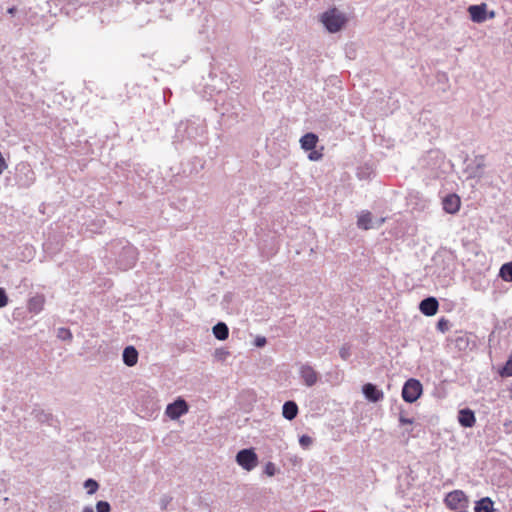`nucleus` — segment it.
Listing matches in <instances>:
<instances>
[{
  "mask_svg": "<svg viewBox=\"0 0 512 512\" xmlns=\"http://www.w3.org/2000/svg\"><path fill=\"white\" fill-rule=\"evenodd\" d=\"M434 263L433 274L438 278H442L443 282L447 283L452 279L454 271L453 258L449 255L437 254L432 259Z\"/></svg>",
  "mask_w": 512,
  "mask_h": 512,
  "instance_id": "obj_1",
  "label": "nucleus"
},
{
  "mask_svg": "<svg viewBox=\"0 0 512 512\" xmlns=\"http://www.w3.org/2000/svg\"><path fill=\"white\" fill-rule=\"evenodd\" d=\"M321 22L328 32L336 33L345 25L346 17L338 9L332 8L322 13Z\"/></svg>",
  "mask_w": 512,
  "mask_h": 512,
  "instance_id": "obj_2",
  "label": "nucleus"
},
{
  "mask_svg": "<svg viewBox=\"0 0 512 512\" xmlns=\"http://www.w3.org/2000/svg\"><path fill=\"white\" fill-rule=\"evenodd\" d=\"M445 163V155L438 149L429 150L421 159L422 168L430 171L433 175L442 169Z\"/></svg>",
  "mask_w": 512,
  "mask_h": 512,
  "instance_id": "obj_3",
  "label": "nucleus"
},
{
  "mask_svg": "<svg viewBox=\"0 0 512 512\" xmlns=\"http://www.w3.org/2000/svg\"><path fill=\"white\" fill-rule=\"evenodd\" d=\"M137 259V248L130 243L125 242V244L122 245V249L116 259V264L118 265L119 269L126 271L131 269L136 264Z\"/></svg>",
  "mask_w": 512,
  "mask_h": 512,
  "instance_id": "obj_4",
  "label": "nucleus"
},
{
  "mask_svg": "<svg viewBox=\"0 0 512 512\" xmlns=\"http://www.w3.org/2000/svg\"><path fill=\"white\" fill-rule=\"evenodd\" d=\"M444 503L446 506L456 512H465L468 507V498L462 490H454L449 492Z\"/></svg>",
  "mask_w": 512,
  "mask_h": 512,
  "instance_id": "obj_5",
  "label": "nucleus"
},
{
  "mask_svg": "<svg viewBox=\"0 0 512 512\" xmlns=\"http://www.w3.org/2000/svg\"><path fill=\"white\" fill-rule=\"evenodd\" d=\"M423 392V386L418 379H408L402 387V398L407 403H414L417 401Z\"/></svg>",
  "mask_w": 512,
  "mask_h": 512,
  "instance_id": "obj_6",
  "label": "nucleus"
},
{
  "mask_svg": "<svg viewBox=\"0 0 512 512\" xmlns=\"http://www.w3.org/2000/svg\"><path fill=\"white\" fill-rule=\"evenodd\" d=\"M236 462L246 471H251L258 464V456L252 448L242 449L236 454Z\"/></svg>",
  "mask_w": 512,
  "mask_h": 512,
  "instance_id": "obj_7",
  "label": "nucleus"
},
{
  "mask_svg": "<svg viewBox=\"0 0 512 512\" xmlns=\"http://www.w3.org/2000/svg\"><path fill=\"white\" fill-rule=\"evenodd\" d=\"M203 132V128L194 122H181L176 129V138L181 141L184 138L194 140L196 137Z\"/></svg>",
  "mask_w": 512,
  "mask_h": 512,
  "instance_id": "obj_8",
  "label": "nucleus"
},
{
  "mask_svg": "<svg viewBox=\"0 0 512 512\" xmlns=\"http://www.w3.org/2000/svg\"><path fill=\"white\" fill-rule=\"evenodd\" d=\"M188 409L189 407L187 402L182 398H178L167 405L165 413L170 419L176 420L186 414Z\"/></svg>",
  "mask_w": 512,
  "mask_h": 512,
  "instance_id": "obj_9",
  "label": "nucleus"
},
{
  "mask_svg": "<svg viewBox=\"0 0 512 512\" xmlns=\"http://www.w3.org/2000/svg\"><path fill=\"white\" fill-rule=\"evenodd\" d=\"M384 221L385 219L381 218L374 223L372 213L368 210H363L357 217V227L363 230L379 228L384 223Z\"/></svg>",
  "mask_w": 512,
  "mask_h": 512,
  "instance_id": "obj_10",
  "label": "nucleus"
},
{
  "mask_svg": "<svg viewBox=\"0 0 512 512\" xmlns=\"http://www.w3.org/2000/svg\"><path fill=\"white\" fill-rule=\"evenodd\" d=\"M17 183L22 187H29L35 181V175L32 169L27 165H22L17 169Z\"/></svg>",
  "mask_w": 512,
  "mask_h": 512,
  "instance_id": "obj_11",
  "label": "nucleus"
},
{
  "mask_svg": "<svg viewBox=\"0 0 512 512\" xmlns=\"http://www.w3.org/2000/svg\"><path fill=\"white\" fill-rule=\"evenodd\" d=\"M362 393L364 397L373 403H377L384 398L382 390L378 389L376 385L372 383H366L362 386Z\"/></svg>",
  "mask_w": 512,
  "mask_h": 512,
  "instance_id": "obj_12",
  "label": "nucleus"
},
{
  "mask_svg": "<svg viewBox=\"0 0 512 512\" xmlns=\"http://www.w3.org/2000/svg\"><path fill=\"white\" fill-rule=\"evenodd\" d=\"M299 374L306 386L311 387L318 381V374L309 364H303L300 367Z\"/></svg>",
  "mask_w": 512,
  "mask_h": 512,
  "instance_id": "obj_13",
  "label": "nucleus"
},
{
  "mask_svg": "<svg viewBox=\"0 0 512 512\" xmlns=\"http://www.w3.org/2000/svg\"><path fill=\"white\" fill-rule=\"evenodd\" d=\"M468 12L470 19L475 23H482L487 19V5L485 3L470 5Z\"/></svg>",
  "mask_w": 512,
  "mask_h": 512,
  "instance_id": "obj_14",
  "label": "nucleus"
},
{
  "mask_svg": "<svg viewBox=\"0 0 512 512\" xmlns=\"http://www.w3.org/2000/svg\"><path fill=\"white\" fill-rule=\"evenodd\" d=\"M439 303L435 297H427L419 304V309L425 316H433L437 313Z\"/></svg>",
  "mask_w": 512,
  "mask_h": 512,
  "instance_id": "obj_15",
  "label": "nucleus"
},
{
  "mask_svg": "<svg viewBox=\"0 0 512 512\" xmlns=\"http://www.w3.org/2000/svg\"><path fill=\"white\" fill-rule=\"evenodd\" d=\"M458 422L464 428H471L476 423V417L473 410L464 408L458 412Z\"/></svg>",
  "mask_w": 512,
  "mask_h": 512,
  "instance_id": "obj_16",
  "label": "nucleus"
},
{
  "mask_svg": "<svg viewBox=\"0 0 512 512\" xmlns=\"http://www.w3.org/2000/svg\"><path fill=\"white\" fill-rule=\"evenodd\" d=\"M443 209L449 214H455L460 208V198L456 194H449L443 199Z\"/></svg>",
  "mask_w": 512,
  "mask_h": 512,
  "instance_id": "obj_17",
  "label": "nucleus"
},
{
  "mask_svg": "<svg viewBox=\"0 0 512 512\" xmlns=\"http://www.w3.org/2000/svg\"><path fill=\"white\" fill-rule=\"evenodd\" d=\"M122 358L125 365L132 367L138 361V351L134 346H127L123 350Z\"/></svg>",
  "mask_w": 512,
  "mask_h": 512,
  "instance_id": "obj_18",
  "label": "nucleus"
},
{
  "mask_svg": "<svg viewBox=\"0 0 512 512\" xmlns=\"http://www.w3.org/2000/svg\"><path fill=\"white\" fill-rule=\"evenodd\" d=\"M318 142V136L315 133L309 132L300 138L301 148L305 151L313 150Z\"/></svg>",
  "mask_w": 512,
  "mask_h": 512,
  "instance_id": "obj_19",
  "label": "nucleus"
},
{
  "mask_svg": "<svg viewBox=\"0 0 512 512\" xmlns=\"http://www.w3.org/2000/svg\"><path fill=\"white\" fill-rule=\"evenodd\" d=\"M45 299L42 295H36L29 299L27 308L29 312L38 314L44 308Z\"/></svg>",
  "mask_w": 512,
  "mask_h": 512,
  "instance_id": "obj_20",
  "label": "nucleus"
},
{
  "mask_svg": "<svg viewBox=\"0 0 512 512\" xmlns=\"http://www.w3.org/2000/svg\"><path fill=\"white\" fill-rule=\"evenodd\" d=\"M297 414H298V406L294 401L289 400L283 404L282 415L285 419L291 421L296 418Z\"/></svg>",
  "mask_w": 512,
  "mask_h": 512,
  "instance_id": "obj_21",
  "label": "nucleus"
},
{
  "mask_svg": "<svg viewBox=\"0 0 512 512\" xmlns=\"http://www.w3.org/2000/svg\"><path fill=\"white\" fill-rule=\"evenodd\" d=\"M31 414L38 422L53 425L54 419L52 414L44 411L41 408H34Z\"/></svg>",
  "mask_w": 512,
  "mask_h": 512,
  "instance_id": "obj_22",
  "label": "nucleus"
},
{
  "mask_svg": "<svg viewBox=\"0 0 512 512\" xmlns=\"http://www.w3.org/2000/svg\"><path fill=\"white\" fill-rule=\"evenodd\" d=\"M494 502L489 497H484L475 503L474 512H493Z\"/></svg>",
  "mask_w": 512,
  "mask_h": 512,
  "instance_id": "obj_23",
  "label": "nucleus"
},
{
  "mask_svg": "<svg viewBox=\"0 0 512 512\" xmlns=\"http://www.w3.org/2000/svg\"><path fill=\"white\" fill-rule=\"evenodd\" d=\"M213 335L218 340H226L229 336V328L224 322H218L212 328Z\"/></svg>",
  "mask_w": 512,
  "mask_h": 512,
  "instance_id": "obj_24",
  "label": "nucleus"
},
{
  "mask_svg": "<svg viewBox=\"0 0 512 512\" xmlns=\"http://www.w3.org/2000/svg\"><path fill=\"white\" fill-rule=\"evenodd\" d=\"M485 164H484V157L483 156H477L475 157V160L473 162V166H468V169H471V174L473 176L479 175V173L483 170Z\"/></svg>",
  "mask_w": 512,
  "mask_h": 512,
  "instance_id": "obj_25",
  "label": "nucleus"
},
{
  "mask_svg": "<svg viewBox=\"0 0 512 512\" xmlns=\"http://www.w3.org/2000/svg\"><path fill=\"white\" fill-rule=\"evenodd\" d=\"M499 276L507 282H512V262L505 263L501 266Z\"/></svg>",
  "mask_w": 512,
  "mask_h": 512,
  "instance_id": "obj_26",
  "label": "nucleus"
},
{
  "mask_svg": "<svg viewBox=\"0 0 512 512\" xmlns=\"http://www.w3.org/2000/svg\"><path fill=\"white\" fill-rule=\"evenodd\" d=\"M498 374L505 377H512V352L510 353L506 363L498 370Z\"/></svg>",
  "mask_w": 512,
  "mask_h": 512,
  "instance_id": "obj_27",
  "label": "nucleus"
},
{
  "mask_svg": "<svg viewBox=\"0 0 512 512\" xmlns=\"http://www.w3.org/2000/svg\"><path fill=\"white\" fill-rule=\"evenodd\" d=\"M84 487L87 489V494L92 495L98 490L99 484L96 480L89 478L85 480Z\"/></svg>",
  "mask_w": 512,
  "mask_h": 512,
  "instance_id": "obj_28",
  "label": "nucleus"
},
{
  "mask_svg": "<svg viewBox=\"0 0 512 512\" xmlns=\"http://www.w3.org/2000/svg\"><path fill=\"white\" fill-rule=\"evenodd\" d=\"M57 338L63 341H71L73 336L70 329L65 327H60L57 329Z\"/></svg>",
  "mask_w": 512,
  "mask_h": 512,
  "instance_id": "obj_29",
  "label": "nucleus"
},
{
  "mask_svg": "<svg viewBox=\"0 0 512 512\" xmlns=\"http://www.w3.org/2000/svg\"><path fill=\"white\" fill-rule=\"evenodd\" d=\"M450 323L447 319L444 317L439 319L436 325L437 330H439L442 333H445L449 330Z\"/></svg>",
  "mask_w": 512,
  "mask_h": 512,
  "instance_id": "obj_30",
  "label": "nucleus"
},
{
  "mask_svg": "<svg viewBox=\"0 0 512 512\" xmlns=\"http://www.w3.org/2000/svg\"><path fill=\"white\" fill-rule=\"evenodd\" d=\"M230 355L229 351L224 348H219L215 350L214 356L219 361H225L226 358Z\"/></svg>",
  "mask_w": 512,
  "mask_h": 512,
  "instance_id": "obj_31",
  "label": "nucleus"
},
{
  "mask_svg": "<svg viewBox=\"0 0 512 512\" xmlns=\"http://www.w3.org/2000/svg\"><path fill=\"white\" fill-rule=\"evenodd\" d=\"M96 511L97 512H111V506L107 501H98L96 503Z\"/></svg>",
  "mask_w": 512,
  "mask_h": 512,
  "instance_id": "obj_32",
  "label": "nucleus"
},
{
  "mask_svg": "<svg viewBox=\"0 0 512 512\" xmlns=\"http://www.w3.org/2000/svg\"><path fill=\"white\" fill-rule=\"evenodd\" d=\"M264 473L267 475V476H274L275 473H276V466L274 463L272 462H267L265 467H264Z\"/></svg>",
  "mask_w": 512,
  "mask_h": 512,
  "instance_id": "obj_33",
  "label": "nucleus"
},
{
  "mask_svg": "<svg viewBox=\"0 0 512 512\" xmlns=\"http://www.w3.org/2000/svg\"><path fill=\"white\" fill-rule=\"evenodd\" d=\"M299 444L302 448L306 449L312 444V438L308 435H302L299 438Z\"/></svg>",
  "mask_w": 512,
  "mask_h": 512,
  "instance_id": "obj_34",
  "label": "nucleus"
},
{
  "mask_svg": "<svg viewBox=\"0 0 512 512\" xmlns=\"http://www.w3.org/2000/svg\"><path fill=\"white\" fill-rule=\"evenodd\" d=\"M339 355L343 360H347L351 355L350 347L347 345L342 346L339 350Z\"/></svg>",
  "mask_w": 512,
  "mask_h": 512,
  "instance_id": "obj_35",
  "label": "nucleus"
},
{
  "mask_svg": "<svg viewBox=\"0 0 512 512\" xmlns=\"http://www.w3.org/2000/svg\"><path fill=\"white\" fill-rule=\"evenodd\" d=\"M8 304V297L4 288H0V308L5 307Z\"/></svg>",
  "mask_w": 512,
  "mask_h": 512,
  "instance_id": "obj_36",
  "label": "nucleus"
},
{
  "mask_svg": "<svg viewBox=\"0 0 512 512\" xmlns=\"http://www.w3.org/2000/svg\"><path fill=\"white\" fill-rule=\"evenodd\" d=\"M323 157V154L316 150H310V153L308 155L309 160L311 161H318Z\"/></svg>",
  "mask_w": 512,
  "mask_h": 512,
  "instance_id": "obj_37",
  "label": "nucleus"
},
{
  "mask_svg": "<svg viewBox=\"0 0 512 512\" xmlns=\"http://www.w3.org/2000/svg\"><path fill=\"white\" fill-rule=\"evenodd\" d=\"M399 423L401 425H411L414 423V420L412 418L405 417L404 414L401 412L399 415Z\"/></svg>",
  "mask_w": 512,
  "mask_h": 512,
  "instance_id": "obj_38",
  "label": "nucleus"
},
{
  "mask_svg": "<svg viewBox=\"0 0 512 512\" xmlns=\"http://www.w3.org/2000/svg\"><path fill=\"white\" fill-rule=\"evenodd\" d=\"M266 343L267 340L264 336H257L254 341V345L259 348L264 347Z\"/></svg>",
  "mask_w": 512,
  "mask_h": 512,
  "instance_id": "obj_39",
  "label": "nucleus"
},
{
  "mask_svg": "<svg viewBox=\"0 0 512 512\" xmlns=\"http://www.w3.org/2000/svg\"><path fill=\"white\" fill-rule=\"evenodd\" d=\"M22 3V0H6L3 2V4L0 5V8H3V5L6 4L10 7H17Z\"/></svg>",
  "mask_w": 512,
  "mask_h": 512,
  "instance_id": "obj_40",
  "label": "nucleus"
},
{
  "mask_svg": "<svg viewBox=\"0 0 512 512\" xmlns=\"http://www.w3.org/2000/svg\"><path fill=\"white\" fill-rule=\"evenodd\" d=\"M17 11H18L17 7L7 6L6 12H7V14L11 15L12 17H14L16 15Z\"/></svg>",
  "mask_w": 512,
  "mask_h": 512,
  "instance_id": "obj_41",
  "label": "nucleus"
},
{
  "mask_svg": "<svg viewBox=\"0 0 512 512\" xmlns=\"http://www.w3.org/2000/svg\"><path fill=\"white\" fill-rule=\"evenodd\" d=\"M225 87H228V82H227V80L225 81V83H224L223 85H220V86H218V87H217V86H214V89H215L218 93H220V92H221Z\"/></svg>",
  "mask_w": 512,
  "mask_h": 512,
  "instance_id": "obj_42",
  "label": "nucleus"
},
{
  "mask_svg": "<svg viewBox=\"0 0 512 512\" xmlns=\"http://www.w3.org/2000/svg\"><path fill=\"white\" fill-rule=\"evenodd\" d=\"M82 512H94V510L91 506H86L83 508Z\"/></svg>",
  "mask_w": 512,
  "mask_h": 512,
  "instance_id": "obj_43",
  "label": "nucleus"
},
{
  "mask_svg": "<svg viewBox=\"0 0 512 512\" xmlns=\"http://www.w3.org/2000/svg\"><path fill=\"white\" fill-rule=\"evenodd\" d=\"M214 76H215L214 72H213V71H211V72L209 73V77L213 80V79H214Z\"/></svg>",
  "mask_w": 512,
  "mask_h": 512,
  "instance_id": "obj_44",
  "label": "nucleus"
},
{
  "mask_svg": "<svg viewBox=\"0 0 512 512\" xmlns=\"http://www.w3.org/2000/svg\"><path fill=\"white\" fill-rule=\"evenodd\" d=\"M76 3H79L80 6L84 5V2H82L81 0H76Z\"/></svg>",
  "mask_w": 512,
  "mask_h": 512,
  "instance_id": "obj_45",
  "label": "nucleus"
}]
</instances>
